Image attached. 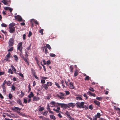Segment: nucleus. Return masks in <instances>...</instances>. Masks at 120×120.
<instances>
[{
  "instance_id": "f257e3e1",
  "label": "nucleus",
  "mask_w": 120,
  "mask_h": 120,
  "mask_svg": "<svg viewBox=\"0 0 120 120\" xmlns=\"http://www.w3.org/2000/svg\"><path fill=\"white\" fill-rule=\"evenodd\" d=\"M85 103L84 102H77L76 103V106L78 108H84L85 107L84 106Z\"/></svg>"
},
{
  "instance_id": "f03ea898",
  "label": "nucleus",
  "mask_w": 120,
  "mask_h": 120,
  "mask_svg": "<svg viewBox=\"0 0 120 120\" xmlns=\"http://www.w3.org/2000/svg\"><path fill=\"white\" fill-rule=\"evenodd\" d=\"M22 42L19 43L17 45V49L19 51L21 54L22 53Z\"/></svg>"
},
{
  "instance_id": "7ed1b4c3",
  "label": "nucleus",
  "mask_w": 120,
  "mask_h": 120,
  "mask_svg": "<svg viewBox=\"0 0 120 120\" xmlns=\"http://www.w3.org/2000/svg\"><path fill=\"white\" fill-rule=\"evenodd\" d=\"M14 39L12 38H10L8 41V46L9 47L12 46L14 44Z\"/></svg>"
},
{
  "instance_id": "20e7f679",
  "label": "nucleus",
  "mask_w": 120,
  "mask_h": 120,
  "mask_svg": "<svg viewBox=\"0 0 120 120\" xmlns=\"http://www.w3.org/2000/svg\"><path fill=\"white\" fill-rule=\"evenodd\" d=\"M58 106H60L62 108H67V104L64 103H56Z\"/></svg>"
},
{
  "instance_id": "39448f33",
  "label": "nucleus",
  "mask_w": 120,
  "mask_h": 120,
  "mask_svg": "<svg viewBox=\"0 0 120 120\" xmlns=\"http://www.w3.org/2000/svg\"><path fill=\"white\" fill-rule=\"evenodd\" d=\"M20 53V56L21 58L24 60L25 62L26 63V64L27 65H29V61L27 60V59L26 58H25Z\"/></svg>"
},
{
  "instance_id": "423d86ee",
  "label": "nucleus",
  "mask_w": 120,
  "mask_h": 120,
  "mask_svg": "<svg viewBox=\"0 0 120 120\" xmlns=\"http://www.w3.org/2000/svg\"><path fill=\"white\" fill-rule=\"evenodd\" d=\"M76 105L75 103H69L67 105V108H69L71 107L72 108H73Z\"/></svg>"
},
{
  "instance_id": "0eeeda50",
  "label": "nucleus",
  "mask_w": 120,
  "mask_h": 120,
  "mask_svg": "<svg viewBox=\"0 0 120 120\" xmlns=\"http://www.w3.org/2000/svg\"><path fill=\"white\" fill-rule=\"evenodd\" d=\"M15 19H17L19 21L21 22L22 21V18L20 16L18 15L17 16H15Z\"/></svg>"
},
{
  "instance_id": "6e6552de",
  "label": "nucleus",
  "mask_w": 120,
  "mask_h": 120,
  "mask_svg": "<svg viewBox=\"0 0 120 120\" xmlns=\"http://www.w3.org/2000/svg\"><path fill=\"white\" fill-rule=\"evenodd\" d=\"M15 27H9V28L10 29L9 32L10 33H12L15 32Z\"/></svg>"
},
{
  "instance_id": "1a4fd4ad",
  "label": "nucleus",
  "mask_w": 120,
  "mask_h": 120,
  "mask_svg": "<svg viewBox=\"0 0 120 120\" xmlns=\"http://www.w3.org/2000/svg\"><path fill=\"white\" fill-rule=\"evenodd\" d=\"M22 109V108H20L17 107H14L12 109V110H13L15 111H19Z\"/></svg>"
},
{
  "instance_id": "9d476101",
  "label": "nucleus",
  "mask_w": 120,
  "mask_h": 120,
  "mask_svg": "<svg viewBox=\"0 0 120 120\" xmlns=\"http://www.w3.org/2000/svg\"><path fill=\"white\" fill-rule=\"evenodd\" d=\"M65 114L66 116L68 117L70 120H72V119H73L70 116V113L68 111H66L65 113Z\"/></svg>"
},
{
  "instance_id": "9b49d317",
  "label": "nucleus",
  "mask_w": 120,
  "mask_h": 120,
  "mask_svg": "<svg viewBox=\"0 0 120 120\" xmlns=\"http://www.w3.org/2000/svg\"><path fill=\"white\" fill-rule=\"evenodd\" d=\"M69 88L70 89H74V86H73V83L72 82H70L69 84Z\"/></svg>"
},
{
  "instance_id": "f8f14e48",
  "label": "nucleus",
  "mask_w": 120,
  "mask_h": 120,
  "mask_svg": "<svg viewBox=\"0 0 120 120\" xmlns=\"http://www.w3.org/2000/svg\"><path fill=\"white\" fill-rule=\"evenodd\" d=\"M4 83H3V84L2 85V87L3 89V91L4 92H6V87L5 86Z\"/></svg>"
},
{
  "instance_id": "ddd939ff",
  "label": "nucleus",
  "mask_w": 120,
  "mask_h": 120,
  "mask_svg": "<svg viewBox=\"0 0 120 120\" xmlns=\"http://www.w3.org/2000/svg\"><path fill=\"white\" fill-rule=\"evenodd\" d=\"M4 83L5 84L6 83H7V85L8 86H10L11 83L10 81H8L7 82L6 80H5L4 81L3 83Z\"/></svg>"
},
{
  "instance_id": "4468645a",
  "label": "nucleus",
  "mask_w": 120,
  "mask_h": 120,
  "mask_svg": "<svg viewBox=\"0 0 120 120\" xmlns=\"http://www.w3.org/2000/svg\"><path fill=\"white\" fill-rule=\"evenodd\" d=\"M40 98L38 97L34 96L33 97V100L34 101H37L40 100Z\"/></svg>"
},
{
  "instance_id": "2eb2a0df",
  "label": "nucleus",
  "mask_w": 120,
  "mask_h": 120,
  "mask_svg": "<svg viewBox=\"0 0 120 120\" xmlns=\"http://www.w3.org/2000/svg\"><path fill=\"white\" fill-rule=\"evenodd\" d=\"M16 101L17 102V103L18 104H19L20 105L22 106H23V105L22 103L21 100L20 99H19L17 100Z\"/></svg>"
},
{
  "instance_id": "dca6fc26",
  "label": "nucleus",
  "mask_w": 120,
  "mask_h": 120,
  "mask_svg": "<svg viewBox=\"0 0 120 120\" xmlns=\"http://www.w3.org/2000/svg\"><path fill=\"white\" fill-rule=\"evenodd\" d=\"M94 103L96 105L98 106H99L100 105V102L96 100L94 101Z\"/></svg>"
},
{
  "instance_id": "f3484780",
  "label": "nucleus",
  "mask_w": 120,
  "mask_h": 120,
  "mask_svg": "<svg viewBox=\"0 0 120 120\" xmlns=\"http://www.w3.org/2000/svg\"><path fill=\"white\" fill-rule=\"evenodd\" d=\"M42 86L45 90H47L48 89V86H47V84H43L42 85Z\"/></svg>"
},
{
  "instance_id": "a211bd4d",
  "label": "nucleus",
  "mask_w": 120,
  "mask_h": 120,
  "mask_svg": "<svg viewBox=\"0 0 120 120\" xmlns=\"http://www.w3.org/2000/svg\"><path fill=\"white\" fill-rule=\"evenodd\" d=\"M34 94L32 92H31L30 93V94H29L28 95V97L29 98H31L32 97H33Z\"/></svg>"
},
{
  "instance_id": "6ab92c4d",
  "label": "nucleus",
  "mask_w": 120,
  "mask_h": 120,
  "mask_svg": "<svg viewBox=\"0 0 120 120\" xmlns=\"http://www.w3.org/2000/svg\"><path fill=\"white\" fill-rule=\"evenodd\" d=\"M2 2L5 5H8V3L7 2V1L6 0H3V1H2Z\"/></svg>"
},
{
  "instance_id": "aec40b11",
  "label": "nucleus",
  "mask_w": 120,
  "mask_h": 120,
  "mask_svg": "<svg viewBox=\"0 0 120 120\" xmlns=\"http://www.w3.org/2000/svg\"><path fill=\"white\" fill-rule=\"evenodd\" d=\"M15 24L14 23H10L9 25V27H13L15 26Z\"/></svg>"
},
{
  "instance_id": "412c9836",
  "label": "nucleus",
  "mask_w": 120,
  "mask_h": 120,
  "mask_svg": "<svg viewBox=\"0 0 120 120\" xmlns=\"http://www.w3.org/2000/svg\"><path fill=\"white\" fill-rule=\"evenodd\" d=\"M95 116L98 118H100L101 116V114L100 113L98 112L96 115H95Z\"/></svg>"
},
{
  "instance_id": "4be33fe9",
  "label": "nucleus",
  "mask_w": 120,
  "mask_h": 120,
  "mask_svg": "<svg viewBox=\"0 0 120 120\" xmlns=\"http://www.w3.org/2000/svg\"><path fill=\"white\" fill-rule=\"evenodd\" d=\"M32 21H33L34 22L37 24H38V22L36 21L34 19H32L30 20V22H31Z\"/></svg>"
},
{
  "instance_id": "5701e85b",
  "label": "nucleus",
  "mask_w": 120,
  "mask_h": 120,
  "mask_svg": "<svg viewBox=\"0 0 120 120\" xmlns=\"http://www.w3.org/2000/svg\"><path fill=\"white\" fill-rule=\"evenodd\" d=\"M45 53L47 55V54L49 53V52H48V51L47 49V48L46 47V46H45Z\"/></svg>"
},
{
  "instance_id": "b1692460",
  "label": "nucleus",
  "mask_w": 120,
  "mask_h": 120,
  "mask_svg": "<svg viewBox=\"0 0 120 120\" xmlns=\"http://www.w3.org/2000/svg\"><path fill=\"white\" fill-rule=\"evenodd\" d=\"M56 103L55 101H53L50 102V104L52 105V107H55V105Z\"/></svg>"
},
{
  "instance_id": "393cba45",
  "label": "nucleus",
  "mask_w": 120,
  "mask_h": 120,
  "mask_svg": "<svg viewBox=\"0 0 120 120\" xmlns=\"http://www.w3.org/2000/svg\"><path fill=\"white\" fill-rule=\"evenodd\" d=\"M25 53L26 54L25 55V58H26L27 59L28 61L29 60V59L28 58V54H27V52L26 51Z\"/></svg>"
},
{
  "instance_id": "a878e982",
  "label": "nucleus",
  "mask_w": 120,
  "mask_h": 120,
  "mask_svg": "<svg viewBox=\"0 0 120 120\" xmlns=\"http://www.w3.org/2000/svg\"><path fill=\"white\" fill-rule=\"evenodd\" d=\"M50 117L53 120H55L56 118L53 115H51L50 116Z\"/></svg>"
},
{
  "instance_id": "bb28decb",
  "label": "nucleus",
  "mask_w": 120,
  "mask_h": 120,
  "mask_svg": "<svg viewBox=\"0 0 120 120\" xmlns=\"http://www.w3.org/2000/svg\"><path fill=\"white\" fill-rule=\"evenodd\" d=\"M45 46L47 48H48L49 50H50L51 49V47L49 44H46Z\"/></svg>"
},
{
  "instance_id": "cd10ccee",
  "label": "nucleus",
  "mask_w": 120,
  "mask_h": 120,
  "mask_svg": "<svg viewBox=\"0 0 120 120\" xmlns=\"http://www.w3.org/2000/svg\"><path fill=\"white\" fill-rule=\"evenodd\" d=\"M11 55V53L10 52H9L8 54L6 55L5 57H7L9 59L10 58V55Z\"/></svg>"
},
{
  "instance_id": "c85d7f7f",
  "label": "nucleus",
  "mask_w": 120,
  "mask_h": 120,
  "mask_svg": "<svg viewBox=\"0 0 120 120\" xmlns=\"http://www.w3.org/2000/svg\"><path fill=\"white\" fill-rule=\"evenodd\" d=\"M13 57L15 58V59L16 61H17L18 59L17 56L16 55H15L13 56Z\"/></svg>"
},
{
  "instance_id": "c756f323",
  "label": "nucleus",
  "mask_w": 120,
  "mask_h": 120,
  "mask_svg": "<svg viewBox=\"0 0 120 120\" xmlns=\"http://www.w3.org/2000/svg\"><path fill=\"white\" fill-rule=\"evenodd\" d=\"M14 48L12 46L9 49H8V51L10 52L12 51L13 50Z\"/></svg>"
},
{
  "instance_id": "7c9ffc66",
  "label": "nucleus",
  "mask_w": 120,
  "mask_h": 120,
  "mask_svg": "<svg viewBox=\"0 0 120 120\" xmlns=\"http://www.w3.org/2000/svg\"><path fill=\"white\" fill-rule=\"evenodd\" d=\"M47 86H51L52 84V82H47Z\"/></svg>"
},
{
  "instance_id": "2f4dec72",
  "label": "nucleus",
  "mask_w": 120,
  "mask_h": 120,
  "mask_svg": "<svg viewBox=\"0 0 120 120\" xmlns=\"http://www.w3.org/2000/svg\"><path fill=\"white\" fill-rule=\"evenodd\" d=\"M89 90L92 92H93L95 91L93 89V88L92 87H89Z\"/></svg>"
},
{
  "instance_id": "473e14b6",
  "label": "nucleus",
  "mask_w": 120,
  "mask_h": 120,
  "mask_svg": "<svg viewBox=\"0 0 120 120\" xmlns=\"http://www.w3.org/2000/svg\"><path fill=\"white\" fill-rule=\"evenodd\" d=\"M47 109L49 111V112L50 113L52 114L53 113V112H52V111H51L50 109L49 108V107H48L47 108Z\"/></svg>"
},
{
  "instance_id": "72a5a7b5",
  "label": "nucleus",
  "mask_w": 120,
  "mask_h": 120,
  "mask_svg": "<svg viewBox=\"0 0 120 120\" xmlns=\"http://www.w3.org/2000/svg\"><path fill=\"white\" fill-rule=\"evenodd\" d=\"M11 69L12 70H13L14 71H16V70L15 68L12 65H11Z\"/></svg>"
},
{
  "instance_id": "f704fd0d",
  "label": "nucleus",
  "mask_w": 120,
  "mask_h": 120,
  "mask_svg": "<svg viewBox=\"0 0 120 120\" xmlns=\"http://www.w3.org/2000/svg\"><path fill=\"white\" fill-rule=\"evenodd\" d=\"M44 107H41L40 108H39L38 109V110L40 111H42L44 109Z\"/></svg>"
},
{
  "instance_id": "c9c22d12",
  "label": "nucleus",
  "mask_w": 120,
  "mask_h": 120,
  "mask_svg": "<svg viewBox=\"0 0 120 120\" xmlns=\"http://www.w3.org/2000/svg\"><path fill=\"white\" fill-rule=\"evenodd\" d=\"M55 84L57 87L59 89L60 88V87L58 82H55Z\"/></svg>"
},
{
  "instance_id": "e433bc0d",
  "label": "nucleus",
  "mask_w": 120,
  "mask_h": 120,
  "mask_svg": "<svg viewBox=\"0 0 120 120\" xmlns=\"http://www.w3.org/2000/svg\"><path fill=\"white\" fill-rule=\"evenodd\" d=\"M61 96H65V94L62 92H60L59 93Z\"/></svg>"
},
{
  "instance_id": "4c0bfd02",
  "label": "nucleus",
  "mask_w": 120,
  "mask_h": 120,
  "mask_svg": "<svg viewBox=\"0 0 120 120\" xmlns=\"http://www.w3.org/2000/svg\"><path fill=\"white\" fill-rule=\"evenodd\" d=\"M76 99L77 100H82V98L80 97H77L76 98Z\"/></svg>"
},
{
  "instance_id": "58836bf2",
  "label": "nucleus",
  "mask_w": 120,
  "mask_h": 120,
  "mask_svg": "<svg viewBox=\"0 0 120 120\" xmlns=\"http://www.w3.org/2000/svg\"><path fill=\"white\" fill-rule=\"evenodd\" d=\"M61 84H62V86H63V88L65 87V86L64 85V81L63 80H62L60 82Z\"/></svg>"
},
{
  "instance_id": "ea45409f",
  "label": "nucleus",
  "mask_w": 120,
  "mask_h": 120,
  "mask_svg": "<svg viewBox=\"0 0 120 120\" xmlns=\"http://www.w3.org/2000/svg\"><path fill=\"white\" fill-rule=\"evenodd\" d=\"M92 93L90 91H88V92H87V94L90 95V96H91L92 94Z\"/></svg>"
},
{
  "instance_id": "a19ab883",
  "label": "nucleus",
  "mask_w": 120,
  "mask_h": 120,
  "mask_svg": "<svg viewBox=\"0 0 120 120\" xmlns=\"http://www.w3.org/2000/svg\"><path fill=\"white\" fill-rule=\"evenodd\" d=\"M8 72L12 74H13V73L12 70L10 69L8 70Z\"/></svg>"
},
{
  "instance_id": "79ce46f5",
  "label": "nucleus",
  "mask_w": 120,
  "mask_h": 120,
  "mask_svg": "<svg viewBox=\"0 0 120 120\" xmlns=\"http://www.w3.org/2000/svg\"><path fill=\"white\" fill-rule=\"evenodd\" d=\"M12 95L11 93H10L8 95V97L10 99H11L12 97Z\"/></svg>"
},
{
  "instance_id": "37998d69",
  "label": "nucleus",
  "mask_w": 120,
  "mask_h": 120,
  "mask_svg": "<svg viewBox=\"0 0 120 120\" xmlns=\"http://www.w3.org/2000/svg\"><path fill=\"white\" fill-rule=\"evenodd\" d=\"M90 79V77L88 76H86L85 79V80H88Z\"/></svg>"
},
{
  "instance_id": "c03bdc74",
  "label": "nucleus",
  "mask_w": 120,
  "mask_h": 120,
  "mask_svg": "<svg viewBox=\"0 0 120 120\" xmlns=\"http://www.w3.org/2000/svg\"><path fill=\"white\" fill-rule=\"evenodd\" d=\"M9 58L7 57H5V58L4 59V60H6V61H8V62L10 61V60L8 59Z\"/></svg>"
},
{
  "instance_id": "a18cd8bd",
  "label": "nucleus",
  "mask_w": 120,
  "mask_h": 120,
  "mask_svg": "<svg viewBox=\"0 0 120 120\" xmlns=\"http://www.w3.org/2000/svg\"><path fill=\"white\" fill-rule=\"evenodd\" d=\"M2 27H6L7 26V25L4 23H3L1 24Z\"/></svg>"
},
{
  "instance_id": "49530a36",
  "label": "nucleus",
  "mask_w": 120,
  "mask_h": 120,
  "mask_svg": "<svg viewBox=\"0 0 120 120\" xmlns=\"http://www.w3.org/2000/svg\"><path fill=\"white\" fill-rule=\"evenodd\" d=\"M50 56L52 57H55L56 56V55L54 54H52V53H50Z\"/></svg>"
},
{
  "instance_id": "de8ad7c7",
  "label": "nucleus",
  "mask_w": 120,
  "mask_h": 120,
  "mask_svg": "<svg viewBox=\"0 0 120 120\" xmlns=\"http://www.w3.org/2000/svg\"><path fill=\"white\" fill-rule=\"evenodd\" d=\"M83 96L84 97H86V99H88V97L87 96V95L86 94H84L83 95Z\"/></svg>"
},
{
  "instance_id": "09e8293b",
  "label": "nucleus",
  "mask_w": 120,
  "mask_h": 120,
  "mask_svg": "<svg viewBox=\"0 0 120 120\" xmlns=\"http://www.w3.org/2000/svg\"><path fill=\"white\" fill-rule=\"evenodd\" d=\"M66 95H69L70 94V92L68 91H65Z\"/></svg>"
},
{
  "instance_id": "8fccbe9b",
  "label": "nucleus",
  "mask_w": 120,
  "mask_h": 120,
  "mask_svg": "<svg viewBox=\"0 0 120 120\" xmlns=\"http://www.w3.org/2000/svg\"><path fill=\"white\" fill-rule=\"evenodd\" d=\"M11 88L14 91L15 89V87L14 85H12L11 86Z\"/></svg>"
},
{
  "instance_id": "3c124183",
  "label": "nucleus",
  "mask_w": 120,
  "mask_h": 120,
  "mask_svg": "<svg viewBox=\"0 0 120 120\" xmlns=\"http://www.w3.org/2000/svg\"><path fill=\"white\" fill-rule=\"evenodd\" d=\"M78 75V72L77 71H75L74 74V76L75 77H76V76L77 75Z\"/></svg>"
},
{
  "instance_id": "603ef678",
  "label": "nucleus",
  "mask_w": 120,
  "mask_h": 120,
  "mask_svg": "<svg viewBox=\"0 0 120 120\" xmlns=\"http://www.w3.org/2000/svg\"><path fill=\"white\" fill-rule=\"evenodd\" d=\"M32 35V32L30 31L29 32V33L28 34V37H30V36Z\"/></svg>"
},
{
  "instance_id": "864d4df0",
  "label": "nucleus",
  "mask_w": 120,
  "mask_h": 120,
  "mask_svg": "<svg viewBox=\"0 0 120 120\" xmlns=\"http://www.w3.org/2000/svg\"><path fill=\"white\" fill-rule=\"evenodd\" d=\"M89 108L91 109L92 110L93 109V106L92 105H90L89 106Z\"/></svg>"
},
{
  "instance_id": "5fc2aeb1",
  "label": "nucleus",
  "mask_w": 120,
  "mask_h": 120,
  "mask_svg": "<svg viewBox=\"0 0 120 120\" xmlns=\"http://www.w3.org/2000/svg\"><path fill=\"white\" fill-rule=\"evenodd\" d=\"M70 71L71 72H72L73 71V68L72 67V66H71L70 67Z\"/></svg>"
},
{
  "instance_id": "6e6d98bb",
  "label": "nucleus",
  "mask_w": 120,
  "mask_h": 120,
  "mask_svg": "<svg viewBox=\"0 0 120 120\" xmlns=\"http://www.w3.org/2000/svg\"><path fill=\"white\" fill-rule=\"evenodd\" d=\"M41 83H42L44 84L45 83V81L44 79H42L41 80Z\"/></svg>"
},
{
  "instance_id": "4d7b16f0",
  "label": "nucleus",
  "mask_w": 120,
  "mask_h": 120,
  "mask_svg": "<svg viewBox=\"0 0 120 120\" xmlns=\"http://www.w3.org/2000/svg\"><path fill=\"white\" fill-rule=\"evenodd\" d=\"M43 29H41L39 31L40 33H41L42 35H43Z\"/></svg>"
},
{
  "instance_id": "13d9d810",
  "label": "nucleus",
  "mask_w": 120,
  "mask_h": 120,
  "mask_svg": "<svg viewBox=\"0 0 120 120\" xmlns=\"http://www.w3.org/2000/svg\"><path fill=\"white\" fill-rule=\"evenodd\" d=\"M96 99L98 100H102V98L101 97H97Z\"/></svg>"
},
{
  "instance_id": "bf43d9fd",
  "label": "nucleus",
  "mask_w": 120,
  "mask_h": 120,
  "mask_svg": "<svg viewBox=\"0 0 120 120\" xmlns=\"http://www.w3.org/2000/svg\"><path fill=\"white\" fill-rule=\"evenodd\" d=\"M10 7H4V9H5L6 10H9L10 8Z\"/></svg>"
},
{
  "instance_id": "052dcab7",
  "label": "nucleus",
  "mask_w": 120,
  "mask_h": 120,
  "mask_svg": "<svg viewBox=\"0 0 120 120\" xmlns=\"http://www.w3.org/2000/svg\"><path fill=\"white\" fill-rule=\"evenodd\" d=\"M48 113V111H46L44 112L43 114V115H47V114Z\"/></svg>"
},
{
  "instance_id": "680f3d73",
  "label": "nucleus",
  "mask_w": 120,
  "mask_h": 120,
  "mask_svg": "<svg viewBox=\"0 0 120 120\" xmlns=\"http://www.w3.org/2000/svg\"><path fill=\"white\" fill-rule=\"evenodd\" d=\"M26 35L25 34H24L23 35V39L24 40H25L26 39Z\"/></svg>"
},
{
  "instance_id": "e2e57ef3",
  "label": "nucleus",
  "mask_w": 120,
  "mask_h": 120,
  "mask_svg": "<svg viewBox=\"0 0 120 120\" xmlns=\"http://www.w3.org/2000/svg\"><path fill=\"white\" fill-rule=\"evenodd\" d=\"M58 116L60 118H62V117L60 113H59L58 115Z\"/></svg>"
},
{
  "instance_id": "0e129e2a",
  "label": "nucleus",
  "mask_w": 120,
  "mask_h": 120,
  "mask_svg": "<svg viewBox=\"0 0 120 120\" xmlns=\"http://www.w3.org/2000/svg\"><path fill=\"white\" fill-rule=\"evenodd\" d=\"M50 60H48L46 62V64L48 65L50 64Z\"/></svg>"
},
{
  "instance_id": "69168bd1",
  "label": "nucleus",
  "mask_w": 120,
  "mask_h": 120,
  "mask_svg": "<svg viewBox=\"0 0 120 120\" xmlns=\"http://www.w3.org/2000/svg\"><path fill=\"white\" fill-rule=\"evenodd\" d=\"M31 22H31V27L32 28L34 27V24L33 23V21H32Z\"/></svg>"
},
{
  "instance_id": "338daca9",
  "label": "nucleus",
  "mask_w": 120,
  "mask_h": 120,
  "mask_svg": "<svg viewBox=\"0 0 120 120\" xmlns=\"http://www.w3.org/2000/svg\"><path fill=\"white\" fill-rule=\"evenodd\" d=\"M1 31L3 33H4V34H6L7 33V32H6V31H4V30H1Z\"/></svg>"
},
{
  "instance_id": "774afa93",
  "label": "nucleus",
  "mask_w": 120,
  "mask_h": 120,
  "mask_svg": "<svg viewBox=\"0 0 120 120\" xmlns=\"http://www.w3.org/2000/svg\"><path fill=\"white\" fill-rule=\"evenodd\" d=\"M97 118L95 116H94L93 118V120H97Z\"/></svg>"
}]
</instances>
